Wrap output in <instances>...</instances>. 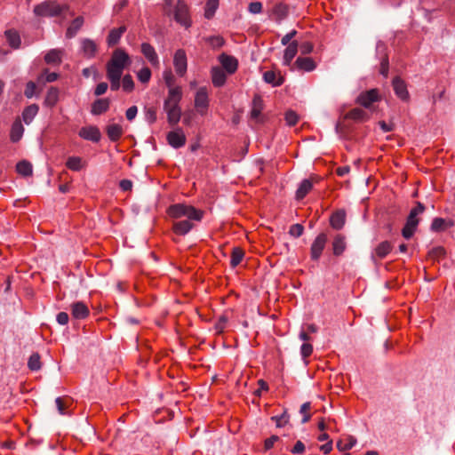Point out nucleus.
Wrapping results in <instances>:
<instances>
[{
    "label": "nucleus",
    "mask_w": 455,
    "mask_h": 455,
    "mask_svg": "<svg viewBox=\"0 0 455 455\" xmlns=\"http://www.w3.org/2000/svg\"><path fill=\"white\" fill-rule=\"evenodd\" d=\"M332 251L335 256H340L347 249V238L343 234H337L331 243Z\"/></svg>",
    "instance_id": "nucleus-16"
},
{
    "label": "nucleus",
    "mask_w": 455,
    "mask_h": 455,
    "mask_svg": "<svg viewBox=\"0 0 455 455\" xmlns=\"http://www.w3.org/2000/svg\"><path fill=\"white\" fill-rule=\"evenodd\" d=\"M219 6V0H208L205 5L204 17L212 19Z\"/></svg>",
    "instance_id": "nucleus-44"
},
{
    "label": "nucleus",
    "mask_w": 455,
    "mask_h": 455,
    "mask_svg": "<svg viewBox=\"0 0 455 455\" xmlns=\"http://www.w3.org/2000/svg\"><path fill=\"white\" fill-rule=\"evenodd\" d=\"M263 6L260 2H251L249 4L248 11L252 14H259L262 12Z\"/></svg>",
    "instance_id": "nucleus-56"
},
{
    "label": "nucleus",
    "mask_w": 455,
    "mask_h": 455,
    "mask_svg": "<svg viewBox=\"0 0 455 455\" xmlns=\"http://www.w3.org/2000/svg\"><path fill=\"white\" fill-rule=\"evenodd\" d=\"M289 8L283 3L276 4L272 9V15L276 21H281L288 15Z\"/></svg>",
    "instance_id": "nucleus-33"
},
{
    "label": "nucleus",
    "mask_w": 455,
    "mask_h": 455,
    "mask_svg": "<svg viewBox=\"0 0 455 455\" xmlns=\"http://www.w3.org/2000/svg\"><path fill=\"white\" fill-rule=\"evenodd\" d=\"M122 87L124 92H131L134 89V82L131 75H125L122 79Z\"/></svg>",
    "instance_id": "nucleus-47"
},
{
    "label": "nucleus",
    "mask_w": 455,
    "mask_h": 455,
    "mask_svg": "<svg viewBox=\"0 0 455 455\" xmlns=\"http://www.w3.org/2000/svg\"><path fill=\"white\" fill-rule=\"evenodd\" d=\"M263 79L266 83L270 84L273 86H280L283 83V77L280 74H276L272 70L266 71L263 74Z\"/></svg>",
    "instance_id": "nucleus-32"
},
{
    "label": "nucleus",
    "mask_w": 455,
    "mask_h": 455,
    "mask_svg": "<svg viewBox=\"0 0 455 455\" xmlns=\"http://www.w3.org/2000/svg\"><path fill=\"white\" fill-rule=\"evenodd\" d=\"M164 110L167 114V120L170 125L173 126L180 122L181 109L179 105L164 103Z\"/></svg>",
    "instance_id": "nucleus-14"
},
{
    "label": "nucleus",
    "mask_w": 455,
    "mask_h": 455,
    "mask_svg": "<svg viewBox=\"0 0 455 455\" xmlns=\"http://www.w3.org/2000/svg\"><path fill=\"white\" fill-rule=\"evenodd\" d=\"M284 119L289 126L295 125L299 121V116L292 110H288L284 115Z\"/></svg>",
    "instance_id": "nucleus-51"
},
{
    "label": "nucleus",
    "mask_w": 455,
    "mask_h": 455,
    "mask_svg": "<svg viewBox=\"0 0 455 455\" xmlns=\"http://www.w3.org/2000/svg\"><path fill=\"white\" fill-rule=\"evenodd\" d=\"M55 403L58 409V411L61 415H66L68 412L65 411L66 409V403L64 400L61 397H57L55 400Z\"/></svg>",
    "instance_id": "nucleus-60"
},
{
    "label": "nucleus",
    "mask_w": 455,
    "mask_h": 455,
    "mask_svg": "<svg viewBox=\"0 0 455 455\" xmlns=\"http://www.w3.org/2000/svg\"><path fill=\"white\" fill-rule=\"evenodd\" d=\"M313 188V180L311 179L303 180L296 191V199H303Z\"/></svg>",
    "instance_id": "nucleus-24"
},
{
    "label": "nucleus",
    "mask_w": 455,
    "mask_h": 455,
    "mask_svg": "<svg viewBox=\"0 0 455 455\" xmlns=\"http://www.w3.org/2000/svg\"><path fill=\"white\" fill-rule=\"evenodd\" d=\"M108 87V85L105 82H101V83L98 84L94 90V94L96 96L103 95L107 92Z\"/></svg>",
    "instance_id": "nucleus-61"
},
{
    "label": "nucleus",
    "mask_w": 455,
    "mask_h": 455,
    "mask_svg": "<svg viewBox=\"0 0 455 455\" xmlns=\"http://www.w3.org/2000/svg\"><path fill=\"white\" fill-rule=\"evenodd\" d=\"M346 119H352L355 122H364L369 119L368 114L359 108H355L345 115Z\"/></svg>",
    "instance_id": "nucleus-31"
},
{
    "label": "nucleus",
    "mask_w": 455,
    "mask_h": 455,
    "mask_svg": "<svg viewBox=\"0 0 455 455\" xmlns=\"http://www.w3.org/2000/svg\"><path fill=\"white\" fill-rule=\"evenodd\" d=\"M126 31L125 26H121L118 28H113L110 30L108 38L107 43L108 46H115L118 44L120 38L122 37L123 34Z\"/></svg>",
    "instance_id": "nucleus-27"
},
{
    "label": "nucleus",
    "mask_w": 455,
    "mask_h": 455,
    "mask_svg": "<svg viewBox=\"0 0 455 455\" xmlns=\"http://www.w3.org/2000/svg\"><path fill=\"white\" fill-rule=\"evenodd\" d=\"M219 60L228 74H234L236 71L238 61L235 57L222 53L220 55Z\"/></svg>",
    "instance_id": "nucleus-15"
},
{
    "label": "nucleus",
    "mask_w": 455,
    "mask_h": 455,
    "mask_svg": "<svg viewBox=\"0 0 455 455\" xmlns=\"http://www.w3.org/2000/svg\"><path fill=\"white\" fill-rule=\"evenodd\" d=\"M84 23L83 16H77L75 18L66 30V37L71 39L76 36L78 31L82 28Z\"/></svg>",
    "instance_id": "nucleus-19"
},
{
    "label": "nucleus",
    "mask_w": 455,
    "mask_h": 455,
    "mask_svg": "<svg viewBox=\"0 0 455 455\" xmlns=\"http://www.w3.org/2000/svg\"><path fill=\"white\" fill-rule=\"evenodd\" d=\"M310 409L311 403L309 402H306L300 406L299 412L300 414L303 415L301 423L305 424L309 421L311 415L308 411H310Z\"/></svg>",
    "instance_id": "nucleus-48"
},
{
    "label": "nucleus",
    "mask_w": 455,
    "mask_h": 455,
    "mask_svg": "<svg viewBox=\"0 0 455 455\" xmlns=\"http://www.w3.org/2000/svg\"><path fill=\"white\" fill-rule=\"evenodd\" d=\"M145 118L149 124L156 121V109L155 108H148L145 111Z\"/></svg>",
    "instance_id": "nucleus-55"
},
{
    "label": "nucleus",
    "mask_w": 455,
    "mask_h": 455,
    "mask_svg": "<svg viewBox=\"0 0 455 455\" xmlns=\"http://www.w3.org/2000/svg\"><path fill=\"white\" fill-rule=\"evenodd\" d=\"M328 241V236L325 233H320L315 239L313 241L310 247V258L314 261H317Z\"/></svg>",
    "instance_id": "nucleus-4"
},
{
    "label": "nucleus",
    "mask_w": 455,
    "mask_h": 455,
    "mask_svg": "<svg viewBox=\"0 0 455 455\" xmlns=\"http://www.w3.org/2000/svg\"><path fill=\"white\" fill-rule=\"evenodd\" d=\"M81 46L84 57L90 59L95 56L98 47L93 40L84 38L81 41Z\"/></svg>",
    "instance_id": "nucleus-21"
},
{
    "label": "nucleus",
    "mask_w": 455,
    "mask_h": 455,
    "mask_svg": "<svg viewBox=\"0 0 455 455\" xmlns=\"http://www.w3.org/2000/svg\"><path fill=\"white\" fill-rule=\"evenodd\" d=\"M59 100V90L56 87H51L45 96L44 105L49 108L54 107Z\"/></svg>",
    "instance_id": "nucleus-36"
},
{
    "label": "nucleus",
    "mask_w": 455,
    "mask_h": 455,
    "mask_svg": "<svg viewBox=\"0 0 455 455\" xmlns=\"http://www.w3.org/2000/svg\"><path fill=\"white\" fill-rule=\"evenodd\" d=\"M68 10V4H60L57 1L46 0L35 5L33 12L37 17L53 18L60 16Z\"/></svg>",
    "instance_id": "nucleus-2"
},
{
    "label": "nucleus",
    "mask_w": 455,
    "mask_h": 455,
    "mask_svg": "<svg viewBox=\"0 0 455 455\" xmlns=\"http://www.w3.org/2000/svg\"><path fill=\"white\" fill-rule=\"evenodd\" d=\"M303 232L304 227L299 223L291 225L289 229V234L295 238L301 236Z\"/></svg>",
    "instance_id": "nucleus-52"
},
{
    "label": "nucleus",
    "mask_w": 455,
    "mask_h": 455,
    "mask_svg": "<svg viewBox=\"0 0 455 455\" xmlns=\"http://www.w3.org/2000/svg\"><path fill=\"white\" fill-rule=\"evenodd\" d=\"M346 223V212L338 210L331 215L330 225L336 230H340Z\"/></svg>",
    "instance_id": "nucleus-18"
},
{
    "label": "nucleus",
    "mask_w": 455,
    "mask_h": 455,
    "mask_svg": "<svg viewBox=\"0 0 455 455\" xmlns=\"http://www.w3.org/2000/svg\"><path fill=\"white\" fill-rule=\"evenodd\" d=\"M28 367L31 371H38L41 368L40 355L38 353H34L29 356Z\"/></svg>",
    "instance_id": "nucleus-45"
},
{
    "label": "nucleus",
    "mask_w": 455,
    "mask_h": 455,
    "mask_svg": "<svg viewBox=\"0 0 455 455\" xmlns=\"http://www.w3.org/2000/svg\"><path fill=\"white\" fill-rule=\"evenodd\" d=\"M130 63L129 55L121 48L116 49L111 56V59L108 60L107 64L114 66L115 68H120L124 69V68Z\"/></svg>",
    "instance_id": "nucleus-8"
},
{
    "label": "nucleus",
    "mask_w": 455,
    "mask_h": 455,
    "mask_svg": "<svg viewBox=\"0 0 455 455\" xmlns=\"http://www.w3.org/2000/svg\"><path fill=\"white\" fill-rule=\"evenodd\" d=\"M204 40L213 49H219V48L222 47L225 43L224 38L220 36H212L204 38Z\"/></svg>",
    "instance_id": "nucleus-46"
},
{
    "label": "nucleus",
    "mask_w": 455,
    "mask_h": 455,
    "mask_svg": "<svg viewBox=\"0 0 455 455\" xmlns=\"http://www.w3.org/2000/svg\"><path fill=\"white\" fill-rule=\"evenodd\" d=\"M71 315L75 319H84L89 315L88 307L82 301H76L71 304Z\"/></svg>",
    "instance_id": "nucleus-17"
},
{
    "label": "nucleus",
    "mask_w": 455,
    "mask_h": 455,
    "mask_svg": "<svg viewBox=\"0 0 455 455\" xmlns=\"http://www.w3.org/2000/svg\"><path fill=\"white\" fill-rule=\"evenodd\" d=\"M140 48L141 53L148 60V61L153 67L159 68L160 61L155 48L148 43H142Z\"/></svg>",
    "instance_id": "nucleus-13"
},
{
    "label": "nucleus",
    "mask_w": 455,
    "mask_h": 455,
    "mask_svg": "<svg viewBox=\"0 0 455 455\" xmlns=\"http://www.w3.org/2000/svg\"><path fill=\"white\" fill-rule=\"evenodd\" d=\"M392 86L395 95L402 100L407 101L410 98L405 82L399 76L394 77Z\"/></svg>",
    "instance_id": "nucleus-12"
},
{
    "label": "nucleus",
    "mask_w": 455,
    "mask_h": 455,
    "mask_svg": "<svg viewBox=\"0 0 455 455\" xmlns=\"http://www.w3.org/2000/svg\"><path fill=\"white\" fill-rule=\"evenodd\" d=\"M355 443L356 439L352 435H348L346 437V439H341L337 442V449L339 451H345L352 449Z\"/></svg>",
    "instance_id": "nucleus-39"
},
{
    "label": "nucleus",
    "mask_w": 455,
    "mask_h": 455,
    "mask_svg": "<svg viewBox=\"0 0 455 455\" xmlns=\"http://www.w3.org/2000/svg\"><path fill=\"white\" fill-rule=\"evenodd\" d=\"M24 127L21 124V120L17 118L12 124L10 131V140L12 142L16 143L20 141L24 133Z\"/></svg>",
    "instance_id": "nucleus-20"
},
{
    "label": "nucleus",
    "mask_w": 455,
    "mask_h": 455,
    "mask_svg": "<svg viewBox=\"0 0 455 455\" xmlns=\"http://www.w3.org/2000/svg\"><path fill=\"white\" fill-rule=\"evenodd\" d=\"M305 451V445L301 441H297L291 452L293 454H302Z\"/></svg>",
    "instance_id": "nucleus-64"
},
{
    "label": "nucleus",
    "mask_w": 455,
    "mask_h": 455,
    "mask_svg": "<svg viewBox=\"0 0 455 455\" xmlns=\"http://www.w3.org/2000/svg\"><path fill=\"white\" fill-rule=\"evenodd\" d=\"M36 84L34 82L29 81L26 84V88H25V91H24V95L28 99H31L33 96L36 95Z\"/></svg>",
    "instance_id": "nucleus-54"
},
{
    "label": "nucleus",
    "mask_w": 455,
    "mask_h": 455,
    "mask_svg": "<svg viewBox=\"0 0 455 455\" xmlns=\"http://www.w3.org/2000/svg\"><path fill=\"white\" fill-rule=\"evenodd\" d=\"M271 419L275 422L277 427H281L287 423L288 417L285 413H283L280 416H274L271 418Z\"/></svg>",
    "instance_id": "nucleus-59"
},
{
    "label": "nucleus",
    "mask_w": 455,
    "mask_h": 455,
    "mask_svg": "<svg viewBox=\"0 0 455 455\" xmlns=\"http://www.w3.org/2000/svg\"><path fill=\"white\" fill-rule=\"evenodd\" d=\"M107 78L108 79H121L124 73V69L120 68H115L109 64L106 66Z\"/></svg>",
    "instance_id": "nucleus-43"
},
{
    "label": "nucleus",
    "mask_w": 455,
    "mask_h": 455,
    "mask_svg": "<svg viewBox=\"0 0 455 455\" xmlns=\"http://www.w3.org/2000/svg\"><path fill=\"white\" fill-rule=\"evenodd\" d=\"M137 76L140 82H141L142 84H147L149 82L151 78V70L147 67L142 68L138 72Z\"/></svg>",
    "instance_id": "nucleus-50"
},
{
    "label": "nucleus",
    "mask_w": 455,
    "mask_h": 455,
    "mask_svg": "<svg viewBox=\"0 0 455 455\" xmlns=\"http://www.w3.org/2000/svg\"><path fill=\"white\" fill-rule=\"evenodd\" d=\"M379 100L380 95L378 89H371L369 91L363 92L356 99V102L366 108H369L372 103Z\"/></svg>",
    "instance_id": "nucleus-6"
},
{
    "label": "nucleus",
    "mask_w": 455,
    "mask_h": 455,
    "mask_svg": "<svg viewBox=\"0 0 455 455\" xmlns=\"http://www.w3.org/2000/svg\"><path fill=\"white\" fill-rule=\"evenodd\" d=\"M263 109V100L260 96L255 95L252 100V108L251 111V117L252 119H258Z\"/></svg>",
    "instance_id": "nucleus-38"
},
{
    "label": "nucleus",
    "mask_w": 455,
    "mask_h": 455,
    "mask_svg": "<svg viewBox=\"0 0 455 455\" xmlns=\"http://www.w3.org/2000/svg\"><path fill=\"white\" fill-rule=\"evenodd\" d=\"M109 106L110 100L108 99H99L92 103L91 112L92 115L99 116L107 112Z\"/></svg>",
    "instance_id": "nucleus-22"
},
{
    "label": "nucleus",
    "mask_w": 455,
    "mask_h": 455,
    "mask_svg": "<svg viewBox=\"0 0 455 455\" xmlns=\"http://www.w3.org/2000/svg\"><path fill=\"white\" fill-rule=\"evenodd\" d=\"M106 132L111 141H117L123 135L122 127L116 124L108 125Z\"/></svg>",
    "instance_id": "nucleus-35"
},
{
    "label": "nucleus",
    "mask_w": 455,
    "mask_h": 455,
    "mask_svg": "<svg viewBox=\"0 0 455 455\" xmlns=\"http://www.w3.org/2000/svg\"><path fill=\"white\" fill-rule=\"evenodd\" d=\"M244 256L243 251L239 247H235L232 250L230 264L233 267L238 266Z\"/></svg>",
    "instance_id": "nucleus-42"
},
{
    "label": "nucleus",
    "mask_w": 455,
    "mask_h": 455,
    "mask_svg": "<svg viewBox=\"0 0 455 455\" xmlns=\"http://www.w3.org/2000/svg\"><path fill=\"white\" fill-rule=\"evenodd\" d=\"M182 91L180 86H175L173 88H169L168 96L164 103H167L168 105L174 104L179 105L181 100Z\"/></svg>",
    "instance_id": "nucleus-28"
},
{
    "label": "nucleus",
    "mask_w": 455,
    "mask_h": 455,
    "mask_svg": "<svg viewBox=\"0 0 455 455\" xmlns=\"http://www.w3.org/2000/svg\"><path fill=\"white\" fill-rule=\"evenodd\" d=\"M164 82H165V84L168 88H173V84H174V76L170 72V71H167V72H164Z\"/></svg>",
    "instance_id": "nucleus-63"
},
{
    "label": "nucleus",
    "mask_w": 455,
    "mask_h": 455,
    "mask_svg": "<svg viewBox=\"0 0 455 455\" xmlns=\"http://www.w3.org/2000/svg\"><path fill=\"white\" fill-rule=\"evenodd\" d=\"M417 226H418V225H412V226H410V225H409V222H407V221H406L405 226H404V227H403V228L402 229V235H403V236L405 239H410V238L413 235V234H414V232H415V230H416V228H417Z\"/></svg>",
    "instance_id": "nucleus-53"
},
{
    "label": "nucleus",
    "mask_w": 455,
    "mask_h": 455,
    "mask_svg": "<svg viewBox=\"0 0 455 455\" xmlns=\"http://www.w3.org/2000/svg\"><path fill=\"white\" fill-rule=\"evenodd\" d=\"M446 228V221L443 218H435L431 224V230L439 232Z\"/></svg>",
    "instance_id": "nucleus-49"
},
{
    "label": "nucleus",
    "mask_w": 455,
    "mask_h": 455,
    "mask_svg": "<svg viewBox=\"0 0 455 455\" xmlns=\"http://www.w3.org/2000/svg\"><path fill=\"white\" fill-rule=\"evenodd\" d=\"M295 65L299 70L307 72L313 71L316 68L315 62L309 57H299L295 61Z\"/></svg>",
    "instance_id": "nucleus-23"
},
{
    "label": "nucleus",
    "mask_w": 455,
    "mask_h": 455,
    "mask_svg": "<svg viewBox=\"0 0 455 455\" xmlns=\"http://www.w3.org/2000/svg\"><path fill=\"white\" fill-rule=\"evenodd\" d=\"M313 352V347L311 344L309 343H303L301 347H300V353H301V355L303 358H307L308 357L309 355H311Z\"/></svg>",
    "instance_id": "nucleus-58"
},
{
    "label": "nucleus",
    "mask_w": 455,
    "mask_h": 455,
    "mask_svg": "<svg viewBox=\"0 0 455 455\" xmlns=\"http://www.w3.org/2000/svg\"><path fill=\"white\" fill-rule=\"evenodd\" d=\"M392 244L388 241H383L379 243L371 252V259L376 263L378 260H381L386 258L392 251Z\"/></svg>",
    "instance_id": "nucleus-10"
},
{
    "label": "nucleus",
    "mask_w": 455,
    "mask_h": 455,
    "mask_svg": "<svg viewBox=\"0 0 455 455\" xmlns=\"http://www.w3.org/2000/svg\"><path fill=\"white\" fill-rule=\"evenodd\" d=\"M167 141L174 148H180L186 144V135L182 129L178 128L167 133Z\"/></svg>",
    "instance_id": "nucleus-9"
},
{
    "label": "nucleus",
    "mask_w": 455,
    "mask_h": 455,
    "mask_svg": "<svg viewBox=\"0 0 455 455\" xmlns=\"http://www.w3.org/2000/svg\"><path fill=\"white\" fill-rule=\"evenodd\" d=\"M174 20H176V22L180 23L181 26L187 28L191 26L188 6L182 0H179L177 2L174 10Z\"/></svg>",
    "instance_id": "nucleus-3"
},
{
    "label": "nucleus",
    "mask_w": 455,
    "mask_h": 455,
    "mask_svg": "<svg viewBox=\"0 0 455 455\" xmlns=\"http://www.w3.org/2000/svg\"><path fill=\"white\" fill-rule=\"evenodd\" d=\"M297 52H298V43H297V41H292L291 43L289 44V45L284 50L283 61V65L290 66L291 60L296 56Z\"/></svg>",
    "instance_id": "nucleus-29"
},
{
    "label": "nucleus",
    "mask_w": 455,
    "mask_h": 455,
    "mask_svg": "<svg viewBox=\"0 0 455 455\" xmlns=\"http://www.w3.org/2000/svg\"><path fill=\"white\" fill-rule=\"evenodd\" d=\"M211 74L212 84L215 87H220L225 84L227 76L221 68L214 67L212 68Z\"/></svg>",
    "instance_id": "nucleus-25"
},
{
    "label": "nucleus",
    "mask_w": 455,
    "mask_h": 455,
    "mask_svg": "<svg viewBox=\"0 0 455 455\" xmlns=\"http://www.w3.org/2000/svg\"><path fill=\"white\" fill-rule=\"evenodd\" d=\"M227 322H228V318L226 316H224V315H221L219 318L218 322L215 324V330L217 331V332L223 331V330L226 327Z\"/></svg>",
    "instance_id": "nucleus-62"
},
{
    "label": "nucleus",
    "mask_w": 455,
    "mask_h": 455,
    "mask_svg": "<svg viewBox=\"0 0 455 455\" xmlns=\"http://www.w3.org/2000/svg\"><path fill=\"white\" fill-rule=\"evenodd\" d=\"M424 211H425L424 204H421L420 202H417L416 206L411 210L410 214L407 218L406 221L409 222V225L410 226L418 225L419 221L418 219V215L423 213Z\"/></svg>",
    "instance_id": "nucleus-30"
},
{
    "label": "nucleus",
    "mask_w": 455,
    "mask_h": 455,
    "mask_svg": "<svg viewBox=\"0 0 455 455\" xmlns=\"http://www.w3.org/2000/svg\"><path fill=\"white\" fill-rule=\"evenodd\" d=\"M173 66L178 76H183L188 68V59L186 52L183 49H179L175 52L173 56Z\"/></svg>",
    "instance_id": "nucleus-7"
},
{
    "label": "nucleus",
    "mask_w": 455,
    "mask_h": 455,
    "mask_svg": "<svg viewBox=\"0 0 455 455\" xmlns=\"http://www.w3.org/2000/svg\"><path fill=\"white\" fill-rule=\"evenodd\" d=\"M78 135L82 139L90 140L92 142H99L101 138V133H100L99 128L96 126H92V125L82 127L79 130Z\"/></svg>",
    "instance_id": "nucleus-11"
},
{
    "label": "nucleus",
    "mask_w": 455,
    "mask_h": 455,
    "mask_svg": "<svg viewBox=\"0 0 455 455\" xmlns=\"http://www.w3.org/2000/svg\"><path fill=\"white\" fill-rule=\"evenodd\" d=\"M445 251L443 247L433 248L428 253L429 257L433 259H437L443 257Z\"/></svg>",
    "instance_id": "nucleus-57"
},
{
    "label": "nucleus",
    "mask_w": 455,
    "mask_h": 455,
    "mask_svg": "<svg viewBox=\"0 0 455 455\" xmlns=\"http://www.w3.org/2000/svg\"><path fill=\"white\" fill-rule=\"evenodd\" d=\"M168 215L175 220L186 218L173 222L172 230L178 235H186L194 228L193 221H201L204 212L186 204H174L168 207Z\"/></svg>",
    "instance_id": "nucleus-1"
},
{
    "label": "nucleus",
    "mask_w": 455,
    "mask_h": 455,
    "mask_svg": "<svg viewBox=\"0 0 455 455\" xmlns=\"http://www.w3.org/2000/svg\"><path fill=\"white\" fill-rule=\"evenodd\" d=\"M44 60L47 64H60L61 62V51L57 49L49 51L44 56Z\"/></svg>",
    "instance_id": "nucleus-41"
},
{
    "label": "nucleus",
    "mask_w": 455,
    "mask_h": 455,
    "mask_svg": "<svg viewBox=\"0 0 455 455\" xmlns=\"http://www.w3.org/2000/svg\"><path fill=\"white\" fill-rule=\"evenodd\" d=\"M209 107V97L206 87H200L195 96V108L199 114L204 115Z\"/></svg>",
    "instance_id": "nucleus-5"
},
{
    "label": "nucleus",
    "mask_w": 455,
    "mask_h": 455,
    "mask_svg": "<svg viewBox=\"0 0 455 455\" xmlns=\"http://www.w3.org/2000/svg\"><path fill=\"white\" fill-rule=\"evenodd\" d=\"M16 171L19 174L28 177L33 173V167L28 161L23 160L16 164Z\"/></svg>",
    "instance_id": "nucleus-40"
},
{
    "label": "nucleus",
    "mask_w": 455,
    "mask_h": 455,
    "mask_svg": "<svg viewBox=\"0 0 455 455\" xmlns=\"http://www.w3.org/2000/svg\"><path fill=\"white\" fill-rule=\"evenodd\" d=\"M39 108L36 104H31L22 111V120L26 124H29L37 115Z\"/></svg>",
    "instance_id": "nucleus-34"
},
{
    "label": "nucleus",
    "mask_w": 455,
    "mask_h": 455,
    "mask_svg": "<svg viewBox=\"0 0 455 455\" xmlns=\"http://www.w3.org/2000/svg\"><path fill=\"white\" fill-rule=\"evenodd\" d=\"M66 166L74 172H79L85 166V163L79 156H69L66 162Z\"/></svg>",
    "instance_id": "nucleus-37"
},
{
    "label": "nucleus",
    "mask_w": 455,
    "mask_h": 455,
    "mask_svg": "<svg viewBox=\"0 0 455 455\" xmlns=\"http://www.w3.org/2000/svg\"><path fill=\"white\" fill-rule=\"evenodd\" d=\"M6 40L12 49H19L21 44L20 34L15 29H8L4 32Z\"/></svg>",
    "instance_id": "nucleus-26"
}]
</instances>
